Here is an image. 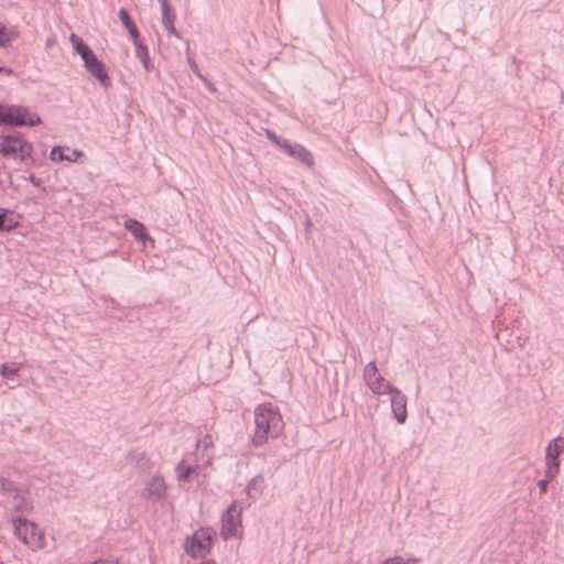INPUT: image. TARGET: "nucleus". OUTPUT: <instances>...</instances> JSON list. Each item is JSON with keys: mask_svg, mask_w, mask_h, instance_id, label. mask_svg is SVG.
Here are the masks:
<instances>
[{"mask_svg": "<svg viewBox=\"0 0 564 564\" xmlns=\"http://www.w3.org/2000/svg\"><path fill=\"white\" fill-rule=\"evenodd\" d=\"M254 424L252 445L256 447L262 446L270 437H278L284 426L278 406L271 403H262L256 408Z\"/></svg>", "mask_w": 564, "mask_h": 564, "instance_id": "obj_1", "label": "nucleus"}, {"mask_svg": "<svg viewBox=\"0 0 564 564\" xmlns=\"http://www.w3.org/2000/svg\"><path fill=\"white\" fill-rule=\"evenodd\" d=\"M32 151V144L20 132H13L0 138V154L6 158L25 161L31 158Z\"/></svg>", "mask_w": 564, "mask_h": 564, "instance_id": "obj_2", "label": "nucleus"}, {"mask_svg": "<svg viewBox=\"0 0 564 564\" xmlns=\"http://www.w3.org/2000/svg\"><path fill=\"white\" fill-rule=\"evenodd\" d=\"M39 123H41V118L37 115L31 113L25 107L0 105V124L34 127Z\"/></svg>", "mask_w": 564, "mask_h": 564, "instance_id": "obj_3", "label": "nucleus"}, {"mask_svg": "<svg viewBox=\"0 0 564 564\" xmlns=\"http://www.w3.org/2000/svg\"><path fill=\"white\" fill-rule=\"evenodd\" d=\"M215 531L212 528H202L185 542V551L193 558H204L212 551Z\"/></svg>", "mask_w": 564, "mask_h": 564, "instance_id": "obj_4", "label": "nucleus"}, {"mask_svg": "<svg viewBox=\"0 0 564 564\" xmlns=\"http://www.w3.org/2000/svg\"><path fill=\"white\" fill-rule=\"evenodd\" d=\"M13 524L15 535L22 543L29 545L32 549L42 547V541L44 536L35 523L29 522L24 518H18L13 521Z\"/></svg>", "mask_w": 564, "mask_h": 564, "instance_id": "obj_5", "label": "nucleus"}, {"mask_svg": "<svg viewBox=\"0 0 564 564\" xmlns=\"http://www.w3.org/2000/svg\"><path fill=\"white\" fill-rule=\"evenodd\" d=\"M242 508L234 501L221 514V531L224 540H229L237 535L238 529L241 527Z\"/></svg>", "mask_w": 564, "mask_h": 564, "instance_id": "obj_6", "label": "nucleus"}, {"mask_svg": "<svg viewBox=\"0 0 564 564\" xmlns=\"http://www.w3.org/2000/svg\"><path fill=\"white\" fill-rule=\"evenodd\" d=\"M364 380L367 387L375 394H387L391 389L394 388L379 373L375 361H370L366 365L364 369Z\"/></svg>", "mask_w": 564, "mask_h": 564, "instance_id": "obj_7", "label": "nucleus"}, {"mask_svg": "<svg viewBox=\"0 0 564 564\" xmlns=\"http://www.w3.org/2000/svg\"><path fill=\"white\" fill-rule=\"evenodd\" d=\"M83 62L86 70L95 77L102 87L108 88L111 85L110 78L105 70L104 63L97 58L94 52L85 57Z\"/></svg>", "mask_w": 564, "mask_h": 564, "instance_id": "obj_8", "label": "nucleus"}, {"mask_svg": "<svg viewBox=\"0 0 564 564\" xmlns=\"http://www.w3.org/2000/svg\"><path fill=\"white\" fill-rule=\"evenodd\" d=\"M281 150L289 156L297 160L304 165L311 167L314 164L312 153L299 143H292L290 140L281 141Z\"/></svg>", "mask_w": 564, "mask_h": 564, "instance_id": "obj_9", "label": "nucleus"}, {"mask_svg": "<svg viewBox=\"0 0 564 564\" xmlns=\"http://www.w3.org/2000/svg\"><path fill=\"white\" fill-rule=\"evenodd\" d=\"M387 394L391 395V410L395 420L400 424L404 423L408 417L405 394L395 387Z\"/></svg>", "mask_w": 564, "mask_h": 564, "instance_id": "obj_10", "label": "nucleus"}, {"mask_svg": "<svg viewBox=\"0 0 564 564\" xmlns=\"http://www.w3.org/2000/svg\"><path fill=\"white\" fill-rule=\"evenodd\" d=\"M166 496V485L162 476H153L144 487V497L152 500H161Z\"/></svg>", "mask_w": 564, "mask_h": 564, "instance_id": "obj_11", "label": "nucleus"}, {"mask_svg": "<svg viewBox=\"0 0 564 564\" xmlns=\"http://www.w3.org/2000/svg\"><path fill=\"white\" fill-rule=\"evenodd\" d=\"M19 226V221L14 219V212L7 208H0V231H12Z\"/></svg>", "mask_w": 564, "mask_h": 564, "instance_id": "obj_12", "label": "nucleus"}, {"mask_svg": "<svg viewBox=\"0 0 564 564\" xmlns=\"http://www.w3.org/2000/svg\"><path fill=\"white\" fill-rule=\"evenodd\" d=\"M175 474L178 481H188L194 475H198V466L186 465L184 460H181L175 467Z\"/></svg>", "mask_w": 564, "mask_h": 564, "instance_id": "obj_13", "label": "nucleus"}, {"mask_svg": "<svg viewBox=\"0 0 564 564\" xmlns=\"http://www.w3.org/2000/svg\"><path fill=\"white\" fill-rule=\"evenodd\" d=\"M124 228L138 240H144L148 237L145 226L137 219L128 218L124 221Z\"/></svg>", "mask_w": 564, "mask_h": 564, "instance_id": "obj_14", "label": "nucleus"}, {"mask_svg": "<svg viewBox=\"0 0 564 564\" xmlns=\"http://www.w3.org/2000/svg\"><path fill=\"white\" fill-rule=\"evenodd\" d=\"M135 47V56L140 59L143 67L147 70H151L154 68L153 63L151 62L150 54L148 51V47L139 40L137 42H133Z\"/></svg>", "mask_w": 564, "mask_h": 564, "instance_id": "obj_15", "label": "nucleus"}, {"mask_svg": "<svg viewBox=\"0 0 564 564\" xmlns=\"http://www.w3.org/2000/svg\"><path fill=\"white\" fill-rule=\"evenodd\" d=\"M65 150L69 151V148L54 147L51 150L50 159L52 161H56V162H61V161H64V160L74 162V161L77 160V158H79L82 155V151L73 150L72 151V156H65V153H64Z\"/></svg>", "mask_w": 564, "mask_h": 564, "instance_id": "obj_16", "label": "nucleus"}, {"mask_svg": "<svg viewBox=\"0 0 564 564\" xmlns=\"http://www.w3.org/2000/svg\"><path fill=\"white\" fill-rule=\"evenodd\" d=\"M118 15H119V19L120 21L122 22V24L126 26V29L128 30L131 39L133 42H137V40L140 39V34H139V31L135 26V24L133 23V21L131 20L128 11L123 8H121L118 12Z\"/></svg>", "mask_w": 564, "mask_h": 564, "instance_id": "obj_17", "label": "nucleus"}, {"mask_svg": "<svg viewBox=\"0 0 564 564\" xmlns=\"http://www.w3.org/2000/svg\"><path fill=\"white\" fill-rule=\"evenodd\" d=\"M560 473V459H556L554 456L552 457L551 454L545 455V476L549 479H555L556 476Z\"/></svg>", "mask_w": 564, "mask_h": 564, "instance_id": "obj_18", "label": "nucleus"}, {"mask_svg": "<svg viewBox=\"0 0 564 564\" xmlns=\"http://www.w3.org/2000/svg\"><path fill=\"white\" fill-rule=\"evenodd\" d=\"M564 451V437L557 436L553 438L546 446L545 455L551 454V456L558 459L560 455Z\"/></svg>", "mask_w": 564, "mask_h": 564, "instance_id": "obj_19", "label": "nucleus"}, {"mask_svg": "<svg viewBox=\"0 0 564 564\" xmlns=\"http://www.w3.org/2000/svg\"><path fill=\"white\" fill-rule=\"evenodd\" d=\"M13 498L17 501V503L14 505V509L17 511L24 512L32 510V502L29 501L25 497L21 496L19 490L13 494Z\"/></svg>", "mask_w": 564, "mask_h": 564, "instance_id": "obj_20", "label": "nucleus"}, {"mask_svg": "<svg viewBox=\"0 0 564 564\" xmlns=\"http://www.w3.org/2000/svg\"><path fill=\"white\" fill-rule=\"evenodd\" d=\"M17 35L13 31H8L6 25L0 22V47H6Z\"/></svg>", "mask_w": 564, "mask_h": 564, "instance_id": "obj_21", "label": "nucleus"}, {"mask_svg": "<svg viewBox=\"0 0 564 564\" xmlns=\"http://www.w3.org/2000/svg\"><path fill=\"white\" fill-rule=\"evenodd\" d=\"M19 489L13 481L3 476H0V491L4 494H14Z\"/></svg>", "mask_w": 564, "mask_h": 564, "instance_id": "obj_22", "label": "nucleus"}, {"mask_svg": "<svg viewBox=\"0 0 564 564\" xmlns=\"http://www.w3.org/2000/svg\"><path fill=\"white\" fill-rule=\"evenodd\" d=\"M261 482H262L261 476H257V477L252 478V480L248 484V486L246 488L248 496L256 498L253 492L256 495H260L261 489L258 487V485Z\"/></svg>", "mask_w": 564, "mask_h": 564, "instance_id": "obj_23", "label": "nucleus"}, {"mask_svg": "<svg viewBox=\"0 0 564 564\" xmlns=\"http://www.w3.org/2000/svg\"><path fill=\"white\" fill-rule=\"evenodd\" d=\"M18 370H19V367H17L15 364H11V365L4 364V365H2L0 372L3 378L11 379L17 375Z\"/></svg>", "mask_w": 564, "mask_h": 564, "instance_id": "obj_24", "label": "nucleus"}, {"mask_svg": "<svg viewBox=\"0 0 564 564\" xmlns=\"http://www.w3.org/2000/svg\"><path fill=\"white\" fill-rule=\"evenodd\" d=\"M73 48L77 54L80 55L82 59L93 53V50L84 41L77 43Z\"/></svg>", "mask_w": 564, "mask_h": 564, "instance_id": "obj_25", "label": "nucleus"}, {"mask_svg": "<svg viewBox=\"0 0 564 564\" xmlns=\"http://www.w3.org/2000/svg\"><path fill=\"white\" fill-rule=\"evenodd\" d=\"M161 12H162V23H163V25L167 24L170 22H174L175 21V13H174V11H173L171 6L162 8Z\"/></svg>", "mask_w": 564, "mask_h": 564, "instance_id": "obj_26", "label": "nucleus"}, {"mask_svg": "<svg viewBox=\"0 0 564 564\" xmlns=\"http://www.w3.org/2000/svg\"><path fill=\"white\" fill-rule=\"evenodd\" d=\"M383 564H416V560L413 558V560L404 561L402 557L395 556V557L386 560L383 562Z\"/></svg>", "mask_w": 564, "mask_h": 564, "instance_id": "obj_27", "label": "nucleus"}, {"mask_svg": "<svg viewBox=\"0 0 564 564\" xmlns=\"http://www.w3.org/2000/svg\"><path fill=\"white\" fill-rule=\"evenodd\" d=\"M267 135L268 138L274 142L280 149H281V141H286L288 139L285 138H282V137H278L274 132L268 130L267 131Z\"/></svg>", "mask_w": 564, "mask_h": 564, "instance_id": "obj_28", "label": "nucleus"}, {"mask_svg": "<svg viewBox=\"0 0 564 564\" xmlns=\"http://www.w3.org/2000/svg\"><path fill=\"white\" fill-rule=\"evenodd\" d=\"M553 479H549L546 476L544 479H540L538 481V487L540 489V492L541 495L545 494L547 491V487H549V484L552 481Z\"/></svg>", "mask_w": 564, "mask_h": 564, "instance_id": "obj_29", "label": "nucleus"}, {"mask_svg": "<svg viewBox=\"0 0 564 564\" xmlns=\"http://www.w3.org/2000/svg\"><path fill=\"white\" fill-rule=\"evenodd\" d=\"M28 181L35 187H41L42 191H45L44 187H42V181L41 178L36 177L34 174H30L28 176Z\"/></svg>", "mask_w": 564, "mask_h": 564, "instance_id": "obj_30", "label": "nucleus"}, {"mask_svg": "<svg viewBox=\"0 0 564 564\" xmlns=\"http://www.w3.org/2000/svg\"><path fill=\"white\" fill-rule=\"evenodd\" d=\"M163 26L166 29V31H167L170 34H172V35H174V36H176V37H181V34L178 33V31H177V30L175 29V26H174V22H170V23H167V24H164Z\"/></svg>", "mask_w": 564, "mask_h": 564, "instance_id": "obj_31", "label": "nucleus"}, {"mask_svg": "<svg viewBox=\"0 0 564 564\" xmlns=\"http://www.w3.org/2000/svg\"><path fill=\"white\" fill-rule=\"evenodd\" d=\"M188 64L192 68V70L199 77V78H203L204 76L202 75L199 68H198V65L196 64V62L192 58H188Z\"/></svg>", "mask_w": 564, "mask_h": 564, "instance_id": "obj_32", "label": "nucleus"}, {"mask_svg": "<svg viewBox=\"0 0 564 564\" xmlns=\"http://www.w3.org/2000/svg\"><path fill=\"white\" fill-rule=\"evenodd\" d=\"M204 448H207L213 445V438L212 435L207 434L202 441Z\"/></svg>", "mask_w": 564, "mask_h": 564, "instance_id": "obj_33", "label": "nucleus"}, {"mask_svg": "<svg viewBox=\"0 0 564 564\" xmlns=\"http://www.w3.org/2000/svg\"><path fill=\"white\" fill-rule=\"evenodd\" d=\"M69 41H70V43H72V45H73V47H74V46H76V44H77V43H79L80 41H83V39H82V37H79V36H78V35H76V34L72 33V34H70V36H69Z\"/></svg>", "mask_w": 564, "mask_h": 564, "instance_id": "obj_34", "label": "nucleus"}, {"mask_svg": "<svg viewBox=\"0 0 564 564\" xmlns=\"http://www.w3.org/2000/svg\"><path fill=\"white\" fill-rule=\"evenodd\" d=\"M206 85V87L210 90V91H216V87L213 83H210L209 80H207L205 77L202 78Z\"/></svg>", "mask_w": 564, "mask_h": 564, "instance_id": "obj_35", "label": "nucleus"}, {"mask_svg": "<svg viewBox=\"0 0 564 564\" xmlns=\"http://www.w3.org/2000/svg\"><path fill=\"white\" fill-rule=\"evenodd\" d=\"M141 456H144L143 453H139V452H134V451H131L128 453V457H133V458H139Z\"/></svg>", "mask_w": 564, "mask_h": 564, "instance_id": "obj_36", "label": "nucleus"}, {"mask_svg": "<svg viewBox=\"0 0 564 564\" xmlns=\"http://www.w3.org/2000/svg\"><path fill=\"white\" fill-rule=\"evenodd\" d=\"M159 2H160V6H161V9L170 6L167 0H159Z\"/></svg>", "mask_w": 564, "mask_h": 564, "instance_id": "obj_37", "label": "nucleus"}, {"mask_svg": "<svg viewBox=\"0 0 564 564\" xmlns=\"http://www.w3.org/2000/svg\"><path fill=\"white\" fill-rule=\"evenodd\" d=\"M2 73H6L7 75H11L13 73V70L11 68H7L4 67V69L2 70Z\"/></svg>", "mask_w": 564, "mask_h": 564, "instance_id": "obj_38", "label": "nucleus"}, {"mask_svg": "<svg viewBox=\"0 0 564 564\" xmlns=\"http://www.w3.org/2000/svg\"><path fill=\"white\" fill-rule=\"evenodd\" d=\"M199 564H215V561L208 560V561L202 562Z\"/></svg>", "mask_w": 564, "mask_h": 564, "instance_id": "obj_39", "label": "nucleus"}, {"mask_svg": "<svg viewBox=\"0 0 564 564\" xmlns=\"http://www.w3.org/2000/svg\"><path fill=\"white\" fill-rule=\"evenodd\" d=\"M102 564H118V562H113V561H102Z\"/></svg>", "mask_w": 564, "mask_h": 564, "instance_id": "obj_40", "label": "nucleus"}, {"mask_svg": "<svg viewBox=\"0 0 564 564\" xmlns=\"http://www.w3.org/2000/svg\"><path fill=\"white\" fill-rule=\"evenodd\" d=\"M3 69H4V67H3V66H0V73H2V70H3Z\"/></svg>", "mask_w": 564, "mask_h": 564, "instance_id": "obj_41", "label": "nucleus"}, {"mask_svg": "<svg viewBox=\"0 0 564 564\" xmlns=\"http://www.w3.org/2000/svg\"><path fill=\"white\" fill-rule=\"evenodd\" d=\"M0 564H3V563L0 562Z\"/></svg>", "mask_w": 564, "mask_h": 564, "instance_id": "obj_42", "label": "nucleus"}]
</instances>
